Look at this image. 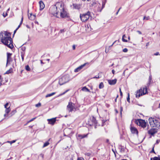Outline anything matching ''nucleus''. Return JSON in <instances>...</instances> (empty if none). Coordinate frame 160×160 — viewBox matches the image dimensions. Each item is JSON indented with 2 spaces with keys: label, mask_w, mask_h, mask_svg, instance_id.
<instances>
[{
  "label": "nucleus",
  "mask_w": 160,
  "mask_h": 160,
  "mask_svg": "<svg viewBox=\"0 0 160 160\" xmlns=\"http://www.w3.org/2000/svg\"><path fill=\"white\" fill-rule=\"evenodd\" d=\"M125 37V35H124L122 36V41L123 42H128L127 40L126 39H124V37Z\"/></svg>",
  "instance_id": "obj_29"
},
{
  "label": "nucleus",
  "mask_w": 160,
  "mask_h": 160,
  "mask_svg": "<svg viewBox=\"0 0 160 160\" xmlns=\"http://www.w3.org/2000/svg\"><path fill=\"white\" fill-rule=\"evenodd\" d=\"M92 121L94 123L96 124L97 123V121L95 118L93 117L92 119Z\"/></svg>",
  "instance_id": "obj_28"
},
{
  "label": "nucleus",
  "mask_w": 160,
  "mask_h": 160,
  "mask_svg": "<svg viewBox=\"0 0 160 160\" xmlns=\"http://www.w3.org/2000/svg\"><path fill=\"white\" fill-rule=\"evenodd\" d=\"M106 142H107V143H109V139H107L106 140Z\"/></svg>",
  "instance_id": "obj_55"
},
{
  "label": "nucleus",
  "mask_w": 160,
  "mask_h": 160,
  "mask_svg": "<svg viewBox=\"0 0 160 160\" xmlns=\"http://www.w3.org/2000/svg\"><path fill=\"white\" fill-rule=\"evenodd\" d=\"M10 10V8H9L7 10L6 12H7V13H8V11L9 10Z\"/></svg>",
  "instance_id": "obj_59"
},
{
  "label": "nucleus",
  "mask_w": 160,
  "mask_h": 160,
  "mask_svg": "<svg viewBox=\"0 0 160 160\" xmlns=\"http://www.w3.org/2000/svg\"><path fill=\"white\" fill-rule=\"evenodd\" d=\"M150 160H160V157H155L153 158H151Z\"/></svg>",
  "instance_id": "obj_23"
},
{
  "label": "nucleus",
  "mask_w": 160,
  "mask_h": 160,
  "mask_svg": "<svg viewBox=\"0 0 160 160\" xmlns=\"http://www.w3.org/2000/svg\"><path fill=\"white\" fill-rule=\"evenodd\" d=\"M160 142V140H157L156 141V144H158L159 142Z\"/></svg>",
  "instance_id": "obj_47"
},
{
  "label": "nucleus",
  "mask_w": 160,
  "mask_h": 160,
  "mask_svg": "<svg viewBox=\"0 0 160 160\" xmlns=\"http://www.w3.org/2000/svg\"><path fill=\"white\" fill-rule=\"evenodd\" d=\"M148 133L152 135H153L155 133L157 132V130L155 128H152L148 131Z\"/></svg>",
  "instance_id": "obj_11"
},
{
  "label": "nucleus",
  "mask_w": 160,
  "mask_h": 160,
  "mask_svg": "<svg viewBox=\"0 0 160 160\" xmlns=\"http://www.w3.org/2000/svg\"><path fill=\"white\" fill-rule=\"evenodd\" d=\"M118 12H116V15H117V14H118Z\"/></svg>",
  "instance_id": "obj_62"
},
{
  "label": "nucleus",
  "mask_w": 160,
  "mask_h": 160,
  "mask_svg": "<svg viewBox=\"0 0 160 160\" xmlns=\"http://www.w3.org/2000/svg\"><path fill=\"white\" fill-rule=\"evenodd\" d=\"M140 89H142V92L143 95L146 94L147 92V89L146 87L141 88Z\"/></svg>",
  "instance_id": "obj_19"
},
{
  "label": "nucleus",
  "mask_w": 160,
  "mask_h": 160,
  "mask_svg": "<svg viewBox=\"0 0 160 160\" xmlns=\"http://www.w3.org/2000/svg\"><path fill=\"white\" fill-rule=\"evenodd\" d=\"M16 140H13L12 141H10V143L11 144L12 143H14L16 142Z\"/></svg>",
  "instance_id": "obj_41"
},
{
  "label": "nucleus",
  "mask_w": 160,
  "mask_h": 160,
  "mask_svg": "<svg viewBox=\"0 0 160 160\" xmlns=\"http://www.w3.org/2000/svg\"><path fill=\"white\" fill-rule=\"evenodd\" d=\"M130 96H129V93H128V97L127 98V101L128 102H130Z\"/></svg>",
  "instance_id": "obj_32"
},
{
  "label": "nucleus",
  "mask_w": 160,
  "mask_h": 160,
  "mask_svg": "<svg viewBox=\"0 0 160 160\" xmlns=\"http://www.w3.org/2000/svg\"><path fill=\"white\" fill-rule=\"evenodd\" d=\"M39 4L40 5V10H42L45 7L44 3L42 1H40L39 2Z\"/></svg>",
  "instance_id": "obj_17"
},
{
  "label": "nucleus",
  "mask_w": 160,
  "mask_h": 160,
  "mask_svg": "<svg viewBox=\"0 0 160 160\" xmlns=\"http://www.w3.org/2000/svg\"><path fill=\"white\" fill-rule=\"evenodd\" d=\"M154 146L152 148V150L150 152L151 153H155V152L154 151Z\"/></svg>",
  "instance_id": "obj_37"
},
{
  "label": "nucleus",
  "mask_w": 160,
  "mask_h": 160,
  "mask_svg": "<svg viewBox=\"0 0 160 160\" xmlns=\"http://www.w3.org/2000/svg\"><path fill=\"white\" fill-rule=\"evenodd\" d=\"M7 15H8V13H7V12H6L5 14L4 13H3V16L4 17H6Z\"/></svg>",
  "instance_id": "obj_43"
},
{
  "label": "nucleus",
  "mask_w": 160,
  "mask_h": 160,
  "mask_svg": "<svg viewBox=\"0 0 160 160\" xmlns=\"http://www.w3.org/2000/svg\"><path fill=\"white\" fill-rule=\"evenodd\" d=\"M73 8L75 9H79L81 7V5L80 4H73Z\"/></svg>",
  "instance_id": "obj_16"
},
{
  "label": "nucleus",
  "mask_w": 160,
  "mask_h": 160,
  "mask_svg": "<svg viewBox=\"0 0 160 160\" xmlns=\"http://www.w3.org/2000/svg\"><path fill=\"white\" fill-rule=\"evenodd\" d=\"M10 111V107H9L8 108H6L5 112L6 113V114H4V117H7L8 116V114L9 112Z\"/></svg>",
  "instance_id": "obj_21"
},
{
  "label": "nucleus",
  "mask_w": 160,
  "mask_h": 160,
  "mask_svg": "<svg viewBox=\"0 0 160 160\" xmlns=\"http://www.w3.org/2000/svg\"><path fill=\"white\" fill-rule=\"evenodd\" d=\"M41 106V103H38V104H36L35 106L36 107H39Z\"/></svg>",
  "instance_id": "obj_35"
},
{
  "label": "nucleus",
  "mask_w": 160,
  "mask_h": 160,
  "mask_svg": "<svg viewBox=\"0 0 160 160\" xmlns=\"http://www.w3.org/2000/svg\"><path fill=\"white\" fill-rule=\"evenodd\" d=\"M121 160H128L126 159H122Z\"/></svg>",
  "instance_id": "obj_63"
},
{
  "label": "nucleus",
  "mask_w": 160,
  "mask_h": 160,
  "mask_svg": "<svg viewBox=\"0 0 160 160\" xmlns=\"http://www.w3.org/2000/svg\"><path fill=\"white\" fill-rule=\"evenodd\" d=\"M137 32L139 34H141L142 33L141 32L139 31H137Z\"/></svg>",
  "instance_id": "obj_50"
},
{
  "label": "nucleus",
  "mask_w": 160,
  "mask_h": 160,
  "mask_svg": "<svg viewBox=\"0 0 160 160\" xmlns=\"http://www.w3.org/2000/svg\"><path fill=\"white\" fill-rule=\"evenodd\" d=\"M105 3H106V2H102V9L104 7V6H105Z\"/></svg>",
  "instance_id": "obj_34"
},
{
  "label": "nucleus",
  "mask_w": 160,
  "mask_h": 160,
  "mask_svg": "<svg viewBox=\"0 0 160 160\" xmlns=\"http://www.w3.org/2000/svg\"><path fill=\"white\" fill-rule=\"evenodd\" d=\"M11 34L7 32L0 33V38L2 42L9 48L12 49L13 47L12 40L10 37Z\"/></svg>",
  "instance_id": "obj_1"
},
{
  "label": "nucleus",
  "mask_w": 160,
  "mask_h": 160,
  "mask_svg": "<svg viewBox=\"0 0 160 160\" xmlns=\"http://www.w3.org/2000/svg\"><path fill=\"white\" fill-rule=\"evenodd\" d=\"M130 130L132 133L133 134H138V133L137 129L135 127H131Z\"/></svg>",
  "instance_id": "obj_13"
},
{
  "label": "nucleus",
  "mask_w": 160,
  "mask_h": 160,
  "mask_svg": "<svg viewBox=\"0 0 160 160\" xmlns=\"http://www.w3.org/2000/svg\"><path fill=\"white\" fill-rule=\"evenodd\" d=\"M90 16V12L89 11L86 13L80 14L81 20L82 22H85L87 21L89 18Z\"/></svg>",
  "instance_id": "obj_5"
},
{
  "label": "nucleus",
  "mask_w": 160,
  "mask_h": 160,
  "mask_svg": "<svg viewBox=\"0 0 160 160\" xmlns=\"http://www.w3.org/2000/svg\"><path fill=\"white\" fill-rule=\"evenodd\" d=\"M149 17L148 16V17L144 16L143 18V20L146 19V20H148L149 19Z\"/></svg>",
  "instance_id": "obj_33"
},
{
  "label": "nucleus",
  "mask_w": 160,
  "mask_h": 160,
  "mask_svg": "<svg viewBox=\"0 0 160 160\" xmlns=\"http://www.w3.org/2000/svg\"><path fill=\"white\" fill-rule=\"evenodd\" d=\"M72 49L73 50H75V45H73L72 46Z\"/></svg>",
  "instance_id": "obj_49"
},
{
  "label": "nucleus",
  "mask_w": 160,
  "mask_h": 160,
  "mask_svg": "<svg viewBox=\"0 0 160 160\" xmlns=\"http://www.w3.org/2000/svg\"><path fill=\"white\" fill-rule=\"evenodd\" d=\"M89 63L88 62H86L84 64L81 65L80 66L78 67L77 68L74 70V72H77L80 71L81 69H82L84 66L86 65H88Z\"/></svg>",
  "instance_id": "obj_9"
},
{
  "label": "nucleus",
  "mask_w": 160,
  "mask_h": 160,
  "mask_svg": "<svg viewBox=\"0 0 160 160\" xmlns=\"http://www.w3.org/2000/svg\"><path fill=\"white\" fill-rule=\"evenodd\" d=\"M122 110H123L122 107H120V114H121V115H122Z\"/></svg>",
  "instance_id": "obj_44"
},
{
  "label": "nucleus",
  "mask_w": 160,
  "mask_h": 160,
  "mask_svg": "<svg viewBox=\"0 0 160 160\" xmlns=\"http://www.w3.org/2000/svg\"><path fill=\"white\" fill-rule=\"evenodd\" d=\"M137 124L138 125L141 126L143 128H144L146 126V123L143 120H138L137 122Z\"/></svg>",
  "instance_id": "obj_8"
},
{
  "label": "nucleus",
  "mask_w": 160,
  "mask_h": 160,
  "mask_svg": "<svg viewBox=\"0 0 160 160\" xmlns=\"http://www.w3.org/2000/svg\"><path fill=\"white\" fill-rule=\"evenodd\" d=\"M55 92H52L51 93L48 94L46 96V97L48 98V97H51V96L54 95L55 94Z\"/></svg>",
  "instance_id": "obj_25"
},
{
  "label": "nucleus",
  "mask_w": 160,
  "mask_h": 160,
  "mask_svg": "<svg viewBox=\"0 0 160 160\" xmlns=\"http://www.w3.org/2000/svg\"><path fill=\"white\" fill-rule=\"evenodd\" d=\"M70 80V77L68 75H65L59 79V83L60 85H62L68 82Z\"/></svg>",
  "instance_id": "obj_3"
},
{
  "label": "nucleus",
  "mask_w": 160,
  "mask_h": 160,
  "mask_svg": "<svg viewBox=\"0 0 160 160\" xmlns=\"http://www.w3.org/2000/svg\"><path fill=\"white\" fill-rule=\"evenodd\" d=\"M28 18H29V19L31 20H33L34 19H35V17H36V16L35 15H32V14H31V13L30 14V15H28Z\"/></svg>",
  "instance_id": "obj_20"
},
{
  "label": "nucleus",
  "mask_w": 160,
  "mask_h": 160,
  "mask_svg": "<svg viewBox=\"0 0 160 160\" xmlns=\"http://www.w3.org/2000/svg\"><path fill=\"white\" fill-rule=\"evenodd\" d=\"M40 155L42 156V158H43V154H41Z\"/></svg>",
  "instance_id": "obj_58"
},
{
  "label": "nucleus",
  "mask_w": 160,
  "mask_h": 160,
  "mask_svg": "<svg viewBox=\"0 0 160 160\" xmlns=\"http://www.w3.org/2000/svg\"><path fill=\"white\" fill-rule=\"evenodd\" d=\"M23 17H22V18H21V22L20 23V24L18 26V28H16L18 30V28L20 27L21 25H22V22H23Z\"/></svg>",
  "instance_id": "obj_26"
},
{
  "label": "nucleus",
  "mask_w": 160,
  "mask_h": 160,
  "mask_svg": "<svg viewBox=\"0 0 160 160\" xmlns=\"http://www.w3.org/2000/svg\"><path fill=\"white\" fill-rule=\"evenodd\" d=\"M77 160H84L83 158H79Z\"/></svg>",
  "instance_id": "obj_56"
},
{
  "label": "nucleus",
  "mask_w": 160,
  "mask_h": 160,
  "mask_svg": "<svg viewBox=\"0 0 160 160\" xmlns=\"http://www.w3.org/2000/svg\"><path fill=\"white\" fill-rule=\"evenodd\" d=\"M159 53L158 52H157L156 53H155L154 54V55H159Z\"/></svg>",
  "instance_id": "obj_52"
},
{
  "label": "nucleus",
  "mask_w": 160,
  "mask_h": 160,
  "mask_svg": "<svg viewBox=\"0 0 160 160\" xmlns=\"http://www.w3.org/2000/svg\"><path fill=\"white\" fill-rule=\"evenodd\" d=\"M18 30L17 29H16L15 30L14 32V34H15V33Z\"/></svg>",
  "instance_id": "obj_57"
},
{
  "label": "nucleus",
  "mask_w": 160,
  "mask_h": 160,
  "mask_svg": "<svg viewBox=\"0 0 160 160\" xmlns=\"http://www.w3.org/2000/svg\"><path fill=\"white\" fill-rule=\"evenodd\" d=\"M8 103H7L5 105H4V107L6 108H7V107L8 106Z\"/></svg>",
  "instance_id": "obj_40"
},
{
  "label": "nucleus",
  "mask_w": 160,
  "mask_h": 160,
  "mask_svg": "<svg viewBox=\"0 0 160 160\" xmlns=\"http://www.w3.org/2000/svg\"><path fill=\"white\" fill-rule=\"evenodd\" d=\"M88 135V133L86 134H78V137L79 139H82L84 138L87 137Z\"/></svg>",
  "instance_id": "obj_18"
},
{
  "label": "nucleus",
  "mask_w": 160,
  "mask_h": 160,
  "mask_svg": "<svg viewBox=\"0 0 160 160\" xmlns=\"http://www.w3.org/2000/svg\"><path fill=\"white\" fill-rule=\"evenodd\" d=\"M128 50L126 48H124V49H123V51L124 52H128Z\"/></svg>",
  "instance_id": "obj_36"
},
{
  "label": "nucleus",
  "mask_w": 160,
  "mask_h": 160,
  "mask_svg": "<svg viewBox=\"0 0 160 160\" xmlns=\"http://www.w3.org/2000/svg\"><path fill=\"white\" fill-rule=\"evenodd\" d=\"M149 42H148V43H146V46H148V44H149Z\"/></svg>",
  "instance_id": "obj_60"
},
{
  "label": "nucleus",
  "mask_w": 160,
  "mask_h": 160,
  "mask_svg": "<svg viewBox=\"0 0 160 160\" xmlns=\"http://www.w3.org/2000/svg\"><path fill=\"white\" fill-rule=\"evenodd\" d=\"M48 123L52 125H53L56 121V118H52L51 119H48Z\"/></svg>",
  "instance_id": "obj_12"
},
{
  "label": "nucleus",
  "mask_w": 160,
  "mask_h": 160,
  "mask_svg": "<svg viewBox=\"0 0 160 160\" xmlns=\"http://www.w3.org/2000/svg\"><path fill=\"white\" fill-rule=\"evenodd\" d=\"M112 73L113 74H114L115 72V71L114 70H112Z\"/></svg>",
  "instance_id": "obj_54"
},
{
  "label": "nucleus",
  "mask_w": 160,
  "mask_h": 160,
  "mask_svg": "<svg viewBox=\"0 0 160 160\" xmlns=\"http://www.w3.org/2000/svg\"><path fill=\"white\" fill-rule=\"evenodd\" d=\"M64 32V29H61L59 31V33H62Z\"/></svg>",
  "instance_id": "obj_46"
},
{
  "label": "nucleus",
  "mask_w": 160,
  "mask_h": 160,
  "mask_svg": "<svg viewBox=\"0 0 160 160\" xmlns=\"http://www.w3.org/2000/svg\"><path fill=\"white\" fill-rule=\"evenodd\" d=\"M69 91V89H68L67 90H66L65 92H63L62 93L60 94L59 96H62V95H63L65 93H66L67 92Z\"/></svg>",
  "instance_id": "obj_31"
},
{
  "label": "nucleus",
  "mask_w": 160,
  "mask_h": 160,
  "mask_svg": "<svg viewBox=\"0 0 160 160\" xmlns=\"http://www.w3.org/2000/svg\"><path fill=\"white\" fill-rule=\"evenodd\" d=\"M121 8H120L118 10V11L119 12V11H120V9H121Z\"/></svg>",
  "instance_id": "obj_61"
},
{
  "label": "nucleus",
  "mask_w": 160,
  "mask_h": 160,
  "mask_svg": "<svg viewBox=\"0 0 160 160\" xmlns=\"http://www.w3.org/2000/svg\"><path fill=\"white\" fill-rule=\"evenodd\" d=\"M142 89H140L137 92L136 94V98H139L141 96H142L143 95L142 92Z\"/></svg>",
  "instance_id": "obj_15"
},
{
  "label": "nucleus",
  "mask_w": 160,
  "mask_h": 160,
  "mask_svg": "<svg viewBox=\"0 0 160 160\" xmlns=\"http://www.w3.org/2000/svg\"><path fill=\"white\" fill-rule=\"evenodd\" d=\"M117 80L115 79L113 80H109L108 82L109 84L111 85H113L115 84L117 82Z\"/></svg>",
  "instance_id": "obj_14"
},
{
  "label": "nucleus",
  "mask_w": 160,
  "mask_h": 160,
  "mask_svg": "<svg viewBox=\"0 0 160 160\" xmlns=\"http://www.w3.org/2000/svg\"><path fill=\"white\" fill-rule=\"evenodd\" d=\"M7 65L8 64V63H10V62L12 61V59L11 58V56L12 55V53H10L7 52Z\"/></svg>",
  "instance_id": "obj_10"
},
{
  "label": "nucleus",
  "mask_w": 160,
  "mask_h": 160,
  "mask_svg": "<svg viewBox=\"0 0 160 160\" xmlns=\"http://www.w3.org/2000/svg\"><path fill=\"white\" fill-rule=\"evenodd\" d=\"M116 42V41H114V42L112 44V45H111V46H110L109 47V48H110V47H112V46H113V45Z\"/></svg>",
  "instance_id": "obj_48"
},
{
  "label": "nucleus",
  "mask_w": 160,
  "mask_h": 160,
  "mask_svg": "<svg viewBox=\"0 0 160 160\" xmlns=\"http://www.w3.org/2000/svg\"><path fill=\"white\" fill-rule=\"evenodd\" d=\"M100 78V77H99V75H98V77L95 76V77H93L92 78Z\"/></svg>",
  "instance_id": "obj_45"
},
{
  "label": "nucleus",
  "mask_w": 160,
  "mask_h": 160,
  "mask_svg": "<svg viewBox=\"0 0 160 160\" xmlns=\"http://www.w3.org/2000/svg\"><path fill=\"white\" fill-rule=\"evenodd\" d=\"M50 140V139H49L48 140V141H47V142H46L44 143V145H43V147H42V148H44V147H46V146H48V145H49V142L48 141H49Z\"/></svg>",
  "instance_id": "obj_22"
},
{
  "label": "nucleus",
  "mask_w": 160,
  "mask_h": 160,
  "mask_svg": "<svg viewBox=\"0 0 160 160\" xmlns=\"http://www.w3.org/2000/svg\"><path fill=\"white\" fill-rule=\"evenodd\" d=\"M74 104L72 102H69L68 105L67 106V108L68 111L70 112L75 110V108L74 107Z\"/></svg>",
  "instance_id": "obj_7"
},
{
  "label": "nucleus",
  "mask_w": 160,
  "mask_h": 160,
  "mask_svg": "<svg viewBox=\"0 0 160 160\" xmlns=\"http://www.w3.org/2000/svg\"><path fill=\"white\" fill-rule=\"evenodd\" d=\"M49 12L53 15L54 16L58 17L57 16L58 14L57 11V9L55 4V5H52L51 7L49 10Z\"/></svg>",
  "instance_id": "obj_6"
},
{
  "label": "nucleus",
  "mask_w": 160,
  "mask_h": 160,
  "mask_svg": "<svg viewBox=\"0 0 160 160\" xmlns=\"http://www.w3.org/2000/svg\"><path fill=\"white\" fill-rule=\"evenodd\" d=\"M25 69L27 71H29L30 70V68L29 66L28 65H27L26 66V67H25Z\"/></svg>",
  "instance_id": "obj_30"
},
{
  "label": "nucleus",
  "mask_w": 160,
  "mask_h": 160,
  "mask_svg": "<svg viewBox=\"0 0 160 160\" xmlns=\"http://www.w3.org/2000/svg\"><path fill=\"white\" fill-rule=\"evenodd\" d=\"M86 155H87V156H90V154L89 153H87L86 154Z\"/></svg>",
  "instance_id": "obj_53"
},
{
  "label": "nucleus",
  "mask_w": 160,
  "mask_h": 160,
  "mask_svg": "<svg viewBox=\"0 0 160 160\" xmlns=\"http://www.w3.org/2000/svg\"><path fill=\"white\" fill-rule=\"evenodd\" d=\"M21 56H22V61H23L24 60V55H22Z\"/></svg>",
  "instance_id": "obj_51"
},
{
  "label": "nucleus",
  "mask_w": 160,
  "mask_h": 160,
  "mask_svg": "<svg viewBox=\"0 0 160 160\" xmlns=\"http://www.w3.org/2000/svg\"><path fill=\"white\" fill-rule=\"evenodd\" d=\"M82 90L83 91H86L87 92H90L88 88H87L86 87H83L82 88Z\"/></svg>",
  "instance_id": "obj_24"
},
{
  "label": "nucleus",
  "mask_w": 160,
  "mask_h": 160,
  "mask_svg": "<svg viewBox=\"0 0 160 160\" xmlns=\"http://www.w3.org/2000/svg\"><path fill=\"white\" fill-rule=\"evenodd\" d=\"M58 15L59 14L62 18L68 17L66 9L64 8V4L62 2H57L55 4Z\"/></svg>",
  "instance_id": "obj_2"
},
{
  "label": "nucleus",
  "mask_w": 160,
  "mask_h": 160,
  "mask_svg": "<svg viewBox=\"0 0 160 160\" xmlns=\"http://www.w3.org/2000/svg\"><path fill=\"white\" fill-rule=\"evenodd\" d=\"M103 87L104 85L103 83L102 82H101L99 85V88L100 89H101L103 88Z\"/></svg>",
  "instance_id": "obj_27"
},
{
  "label": "nucleus",
  "mask_w": 160,
  "mask_h": 160,
  "mask_svg": "<svg viewBox=\"0 0 160 160\" xmlns=\"http://www.w3.org/2000/svg\"><path fill=\"white\" fill-rule=\"evenodd\" d=\"M159 108H160V103L159 104Z\"/></svg>",
  "instance_id": "obj_64"
},
{
  "label": "nucleus",
  "mask_w": 160,
  "mask_h": 160,
  "mask_svg": "<svg viewBox=\"0 0 160 160\" xmlns=\"http://www.w3.org/2000/svg\"><path fill=\"white\" fill-rule=\"evenodd\" d=\"M11 72V70H8L5 73V74H8L10 73Z\"/></svg>",
  "instance_id": "obj_39"
},
{
  "label": "nucleus",
  "mask_w": 160,
  "mask_h": 160,
  "mask_svg": "<svg viewBox=\"0 0 160 160\" xmlns=\"http://www.w3.org/2000/svg\"><path fill=\"white\" fill-rule=\"evenodd\" d=\"M148 121L151 127L158 128L159 126V122L156 119L151 118H149Z\"/></svg>",
  "instance_id": "obj_4"
},
{
  "label": "nucleus",
  "mask_w": 160,
  "mask_h": 160,
  "mask_svg": "<svg viewBox=\"0 0 160 160\" xmlns=\"http://www.w3.org/2000/svg\"><path fill=\"white\" fill-rule=\"evenodd\" d=\"M35 118H33L32 119H31V120H30L28 121L27 122V123H29L30 122L33 121L35 119Z\"/></svg>",
  "instance_id": "obj_38"
},
{
  "label": "nucleus",
  "mask_w": 160,
  "mask_h": 160,
  "mask_svg": "<svg viewBox=\"0 0 160 160\" xmlns=\"http://www.w3.org/2000/svg\"><path fill=\"white\" fill-rule=\"evenodd\" d=\"M119 91H120V96H121V97H122V93L121 91V89L120 88H119Z\"/></svg>",
  "instance_id": "obj_42"
}]
</instances>
